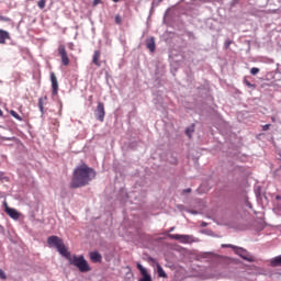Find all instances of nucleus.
<instances>
[{
  "instance_id": "nucleus-5",
  "label": "nucleus",
  "mask_w": 281,
  "mask_h": 281,
  "mask_svg": "<svg viewBox=\"0 0 281 281\" xmlns=\"http://www.w3.org/2000/svg\"><path fill=\"white\" fill-rule=\"evenodd\" d=\"M57 53H58V56H60L61 58V64L64 65V67H67L70 60H69V55H67V48L65 47V45L60 44L57 48Z\"/></svg>"
},
{
  "instance_id": "nucleus-3",
  "label": "nucleus",
  "mask_w": 281,
  "mask_h": 281,
  "mask_svg": "<svg viewBox=\"0 0 281 281\" xmlns=\"http://www.w3.org/2000/svg\"><path fill=\"white\" fill-rule=\"evenodd\" d=\"M47 243L49 247H55L57 251L64 256V258H69V250H67V246H65V243H63V239L58 236H49L47 238Z\"/></svg>"
},
{
  "instance_id": "nucleus-10",
  "label": "nucleus",
  "mask_w": 281,
  "mask_h": 281,
  "mask_svg": "<svg viewBox=\"0 0 281 281\" xmlns=\"http://www.w3.org/2000/svg\"><path fill=\"white\" fill-rule=\"evenodd\" d=\"M50 82L53 95H58V79L56 78V74L54 72H50Z\"/></svg>"
},
{
  "instance_id": "nucleus-12",
  "label": "nucleus",
  "mask_w": 281,
  "mask_h": 281,
  "mask_svg": "<svg viewBox=\"0 0 281 281\" xmlns=\"http://www.w3.org/2000/svg\"><path fill=\"white\" fill-rule=\"evenodd\" d=\"M100 56H102V52L100 50H94L93 53V57H92V63L93 65H95L97 67H101V63H100Z\"/></svg>"
},
{
  "instance_id": "nucleus-11",
  "label": "nucleus",
  "mask_w": 281,
  "mask_h": 281,
  "mask_svg": "<svg viewBox=\"0 0 281 281\" xmlns=\"http://www.w3.org/2000/svg\"><path fill=\"white\" fill-rule=\"evenodd\" d=\"M5 41H10V33L4 30H0V45H5Z\"/></svg>"
},
{
  "instance_id": "nucleus-27",
  "label": "nucleus",
  "mask_w": 281,
  "mask_h": 281,
  "mask_svg": "<svg viewBox=\"0 0 281 281\" xmlns=\"http://www.w3.org/2000/svg\"><path fill=\"white\" fill-rule=\"evenodd\" d=\"M99 3H102V0H93L92 5L95 7L99 5Z\"/></svg>"
},
{
  "instance_id": "nucleus-13",
  "label": "nucleus",
  "mask_w": 281,
  "mask_h": 281,
  "mask_svg": "<svg viewBox=\"0 0 281 281\" xmlns=\"http://www.w3.org/2000/svg\"><path fill=\"white\" fill-rule=\"evenodd\" d=\"M90 260L92 262H102V255L98 251L90 252Z\"/></svg>"
},
{
  "instance_id": "nucleus-30",
  "label": "nucleus",
  "mask_w": 281,
  "mask_h": 281,
  "mask_svg": "<svg viewBox=\"0 0 281 281\" xmlns=\"http://www.w3.org/2000/svg\"><path fill=\"white\" fill-rule=\"evenodd\" d=\"M206 3H214V1H221V0H204Z\"/></svg>"
},
{
  "instance_id": "nucleus-9",
  "label": "nucleus",
  "mask_w": 281,
  "mask_h": 281,
  "mask_svg": "<svg viewBox=\"0 0 281 281\" xmlns=\"http://www.w3.org/2000/svg\"><path fill=\"white\" fill-rule=\"evenodd\" d=\"M138 271H140V274L143 276V278L139 281H153V278H150V274H148V271L146 270V268H144V266H142V263H137L136 265Z\"/></svg>"
},
{
  "instance_id": "nucleus-8",
  "label": "nucleus",
  "mask_w": 281,
  "mask_h": 281,
  "mask_svg": "<svg viewBox=\"0 0 281 281\" xmlns=\"http://www.w3.org/2000/svg\"><path fill=\"white\" fill-rule=\"evenodd\" d=\"M4 212L8 214V216H10V218H13V221H19V218H21V213L8 205H5Z\"/></svg>"
},
{
  "instance_id": "nucleus-21",
  "label": "nucleus",
  "mask_w": 281,
  "mask_h": 281,
  "mask_svg": "<svg viewBox=\"0 0 281 281\" xmlns=\"http://www.w3.org/2000/svg\"><path fill=\"white\" fill-rule=\"evenodd\" d=\"M244 85H246V87H248L249 89H256V85H252L251 82H249V80L244 79Z\"/></svg>"
},
{
  "instance_id": "nucleus-23",
  "label": "nucleus",
  "mask_w": 281,
  "mask_h": 281,
  "mask_svg": "<svg viewBox=\"0 0 281 281\" xmlns=\"http://www.w3.org/2000/svg\"><path fill=\"white\" fill-rule=\"evenodd\" d=\"M222 248L225 249V248H228V249H236V246L232 245V244H222Z\"/></svg>"
},
{
  "instance_id": "nucleus-31",
  "label": "nucleus",
  "mask_w": 281,
  "mask_h": 281,
  "mask_svg": "<svg viewBox=\"0 0 281 281\" xmlns=\"http://www.w3.org/2000/svg\"><path fill=\"white\" fill-rule=\"evenodd\" d=\"M3 179V172H0V181Z\"/></svg>"
},
{
  "instance_id": "nucleus-20",
  "label": "nucleus",
  "mask_w": 281,
  "mask_h": 281,
  "mask_svg": "<svg viewBox=\"0 0 281 281\" xmlns=\"http://www.w3.org/2000/svg\"><path fill=\"white\" fill-rule=\"evenodd\" d=\"M46 3H47V0H40V1L37 2V5H38L40 10H44Z\"/></svg>"
},
{
  "instance_id": "nucleus-14",
  "label": "nucleus",
  "mask_w": 281,
  "mask_h": 281,
  "mask_svg": "<svg viewBox=\"0 0 281 281\" xmlns=\"http://www.w3.org/2000/svg\"><path fill=\"white\" fill-rule=\"evenodd\" d=\"M45 102H47V97L38 99V109H40L42 115L45 114Z\"/></svg>"
},
{
  "instance_id": "nucleus-1",
  "label": "nucleus",
  "mask_w": 281,
  "mask_h": 281,
  "mask_svg": "<svg viewBox=\"0 0 281 281\" xmlns=\"http://www.w3.org/2000/svg\"><path fill=\"white\" fill-rule=\"evenodd\" d=\"M92 179H95V170L87 166V164H82L75 168L69 188L71 190L85 188V186L91 183Z\"/></svg>"
},
{
  "instance_id": "nucleus-18",
  "label": "nucleus",
  "mask_w": 281,
  "mask_h": 281,
  "mask_svg": "<svg viewBox=\"0 0 281 281\" xmlns=\"http://www.w3.org/2000/svg\"><path fill=\"white\" fill-rule=\"evenodd\" d=\"M192 133H194V124H192L191 126L187 127V130H186V135L189 136V139H192Z\"/></svg>"
},
{
  "instance_id": "nucleus-19",
  "label": "nucleus",
  "mask_w": 281,
  "mask_h": 281,
  "mask_svg": "<svg viewBox=\"0 0 281 281\" xmlns=\"http://www.w3.org/2000/svg\"><path fill=\"white\" fill-rule=\"evenodd\" d=\"M10 115H12V117L18 120L19 122H23V117H21V115H19V113H16V111H14V110L10 111Z\"/></svg>"
},
{
  "instance_id": "nucleus-28",
  "label": "nucleus",
  "mask_w": 281,
  "mask_h": 281,
  "mask_svg": "<svg viewBox=\"0 0 281 281\" xmlns=\"http://www.w3.org/2000/svg\"><path fill=\"white\" fill-rule=\"evenodd\" d=\"M270 127H271V125L266 124V125L262 126V131H269Z\"/></svg>"
},
{
  "instance_id": "nucleus-33",
  "label": "nucleus",
  "mask_w": 281,
  "mask_h": 281,
  "mask_svg": "<svg viewBox=\"0 0 281 281\" xmlns=\"http://www.w3.org/2000/svg\"><path fill=\"white\" fill-rule=\"evenodd\" d=\"M3 115V111L0 110V117Z\"/></svg>"
},
{
  "instance_id": "nucleus-17",
  "label": "nucleus",
  "mask_w": 281,
  "mask_h": 281,
  "mask_svg": "<svg viewBox=\"0 0 281 281\" xmlns=\"http://www.w3.org/2000/svg\"><path fill=\"white\" fill-rule=\"evenodd\" d=\"M271 267H281V256H278L271 260Z\"/></svg>"
},
{
  "instance_id": "nucleus-24",
  "label": "nucleus",
  "mask_w": 281,
  "mask_h": 281,
  "mask_svg": "<svg viewBox=\"0 0 281 281\" xmlns=\"http://www.w3.org/2000/svg\"><path fill=\"white\" fill-rule=\"evenodd\" d=\"M114 21L116 25H122V15H115Z\"/></svg>"
},
{
  "instance_id": "nucleus-34",
  "label": "nucleus",
  "mask_w": 281,
  "mask_h": 281,
  "mask_svg": "<svg viewBox=\"0 0 281 281\" xmlns=\"http://www.w3.org/2000/svg\"><path fill=\"white\" fill-rule=\"evenodd\" d=\"M114 3H117L120 0H112Z\"/></svg>"
},
{
  "instance_id": "nucleus-25",
  "label": "nucleus",
  "mask_w": 281,
  "mask_h": 281,
  "mask_svg": "<svg viewBox=\"0 0 281 281\" xmlns=\"http://www.w3.org/2000/svg\"><path fill=\"white\" fill-rule=\"evenodd\" d=\"M0 280H8V276H5V272L0 269Z\"/></svg>"
},
{
  "instance_id": "nucleus-26",
  "label": "nucleus",
  "mask_w": 281,
  "mask_h": 281,
  "mask_svg": "<svg viewBox=\"0 0 281 281\" xmlns=\"http://www.w3.org/2000/svg\"><path fill=\"white\" fill-rule=\"evenodd\" d=\"M0 21H3L4 23H10V18L0 15Z\"/></svg>"
},
{
  "instance_id": "nucleus-2",
  "label": "nucleus",
  "mask_w": 281,
  "mask_h": 281,
  "mask_svg": "<svg viewBox=\"0 0 281 281\" xmlns=\"http://www.w3.org/2000/svg\"><path fill=\"white\" fill-rule=\"evenodd\" d=\"M67 260H69L70 265L79 269L80 273H89L91 271V266H89V262L87 259H85V256H76L74 255L71 257V252H69V257H66Z\"/></svg>"
},
{
  "instance_id": "nucleus-6",
  "label": "nucleus",
  "mask_w": 281,
  "mask_h": 281,
  "mask_svg": "<svg viewBox=\"0 0 281 281\" xmlns=\"http://www.w3.org/2000/svg\"><path fill=\"white\" fill-rule=\"evenodd\" d=\"M94 115L99 122H104V116L106 115V112L104 110V103L98 102Z\"/></svg>"
},
{
  "instance_id": "nucleus-32",
  "label": "nucleus",
  "mask_w": 281,
  "mask_h": 281,
  "mask_svg": "<svg viewBox=\"0 0 281 281\" xmlns=\"http://www.w3.org/2000/svg\"><path fill=\"white\" fill-rule=\"evenodd\" d=\"M169 232H175V227H171V228L169 229Z\"/></svg>"
},
{
  "instance_id": "nucleus-15",
  "label": "nucleus",
  "mask_w": 281,
  "mask_h": 281,
  "mask_svg": "<svg viewBox=\"0 0 281 281\" xmlns=\"http://www.w3.org/2000/svg\"><path fill=\"white\" fill-rule=\"evenodd\" d=\"M146 46H147V49H149V52L151 53L155 52L156 49L155 37L147 40Z\"/></svg>"
},
{
  "instance_id": "nucleus-4",
  "label": "nucleus",
  "mask_w": 281,
  "mask_h": 281,
  "mask_svg": "<svg viewBox=\"0 0 281 281\" xmlns=\"http://www.w3.org/2000/svg\"><path fill=\"white\" fill-rule=\"evenodd\" d=\"M169 238L171 240H179V243H182L184 245H190L196 241L194 240V236L192 235L169 234Z\"/></svg>"
},
{
  "instance_id": "nucleus-22",
  "label": "nucleus",
  "mask_w": 281,
  "mask_h": 281,
  "mask_svg": "<svg viewBox=\"0 0 281 281\" xmlns=\"http://www.w3.org/2000/svg\"><path fill=\"white\" fill-rule=\"evenodd\" d=\"M250 74H251V76H256V75L260 74V68H256V67L251 68Z\"/></svg>"
},
{
  "instance_id": "nucleus-29",
  "label": "nucleus",
  "mask_w": 281,
  "mask_h": 281,
  "mask_svg": "<svg viewBox=\"0 0 281 281\" xmlns=\"http://www.w3.org/2000/svg\"><path fill=\"white\" fill-rule=\"evenodd\" d=\"M190 192H192V189H184L183 190V194H190Z\"/></svg>"
},
{
  "instance_id": "nucleus-7",
  "label": "nucleus",
  "mask_w": 281,
  "mask_h": 281,
  "mask_svg": "<svg viewBox=\"0 0 281 281\" xmlns=\"http://www.w3.org/2000/svg\"><path fill=\"white\" fill-rule=\"evenodd\" d=\"M235 254L237 256H240L243 260H247V262H254V257L249 256V252L245 250V248L235 247Z\"/></svg>"
},
{
  "instance_id": "nucleus-16",
  "label": "nucleus",
  "mask_w": 281,
  "mask_h": 281,
  "mask_svg": "<svg viewBox=\"0 0 281 281\" xmlns=\"http://www.w3.org/2000/svg\"><path fill=\"white\" fill-rule=\"evenodd\" d=\"M156 267H157V273L159 278H168V274H166V271L164 270L161 265L157 263Z\"/></svg>"
}]
</instances>
